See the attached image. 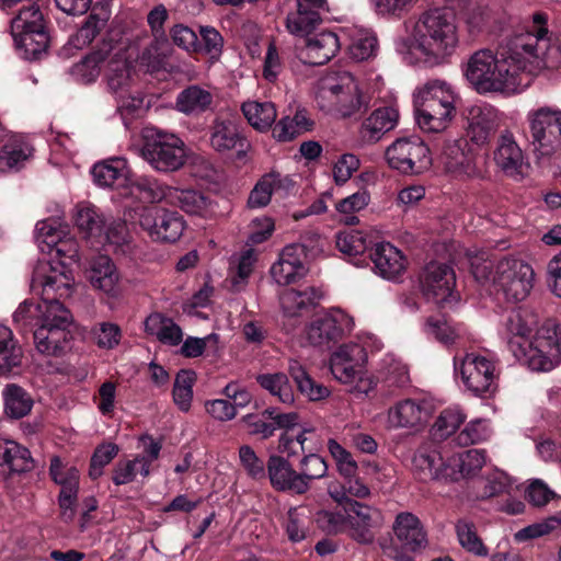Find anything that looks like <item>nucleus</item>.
I'll list each match as a JSON object with an SVG mask.
<instances>
[{
  "instance_id": "obj_25",
  "label": "nucleus",
  "mask_w": 561,
  "mask_h": 561,
  "mask_svg": "<svg viewBox=\"0 0 561 561\" xmlns=\"http://www.w3.org/2000/svg\"><path fill=\"white\" fill-rule=\"evenodd\" d=\"M430 417V411L424 402L412 399L399 401L388 410L387 424L389 428H420Z\"/></svg>"
},
{
  "instance_id": "obj_6",
  "label": "nucleus",
  "mask_w": 561,
  "mask_h": 561,
  "mask_svg": "<svg viewBox=\"0 0 561 561\" xmlns=\"http://www.w3.org/2000/svg\"><path fill=\"white\" fill-rule=\"evenodd\" d=\"M320 110L348 117L364 104L358 83L348 71H332L319 83L316 95Z\"/></svg>"
},
{
  "instance_id": "obj_56",
  "label": "nucleus",
  "mask_w": 561,
  "mask_h": 561,
  "mask_svg": "<svg viewBox=\"0 0 561 561\" xmlns=\"http://www.w3.org/2000/svg\"><path fill=\"white\" fill-rule=\"evenodd\" d=\"M75 221L79 230L82 231L87 238L102 237L103 220L93 206L78 205Z\"/></svg>"
},
{
  "instance_id": "obj_33",
  "label": "nucleus",
  "mask_w": 561,
  "mask_h": 561,
  "mask_svg": "<svg viewBox=\"0 0 561 561\" xmlns=\"http://www.w3.org/2000/svg\"><path fill=\"white\" fill-rule=\"evenodd\" d=\"M61 231L58 229L55 221L50 219L41 220L35 226V239L42 251H45L43 245L47 247V250H53L59 256H67L69 259H79L77 244L75 242L61 241Z\"/></svg>"
},
{
  "instance_id": "obj_48",
  "label": "nucleus",
  "mask_w": 561,
  "mask_h": 561,
  "mask_svg": "<svg viewBox=\"0 0 561 561\" xmlns=\"http://www.w3.org/2000/svg\"><path fill=\"white\" fill-rule=\"evenodd\" d=\"M4 413L11 419H21L27 415L33 407V399L22 387L10 383L2 392Z\"/></svg>"
},
{
  "instance_id": "obj_11",
  "label": "nucleus",
  "mask_w": 561,
  "mask_h": 561,
  "mask_svg": "<svg viewBox=\"0 0 561 561\" xmlns=\"http://www.w3.org/2000/svg\"><path fill=\"white\" fill-rule=\"evenodd\" d=\"M304 242L286 245L271 270L272 278L280 286H286L302 278L308 268L306 259L314 256L320 250V237L316 233L302 237Z\"/></svg>"
},
{
  "instance_id": "obj_23",
  "label": "nucleus",
  "mask_w": 561,
  "mask_h": 561,
  "mask_svg": "<svg viewBox=\"0 0 561 561\" xmlns=\"http://www.w3.org/2000/svg\"><path fill=\"white\" fill-rule=\"evenodd\" d=\"M465 140H447L439 159L446 172L455 178L469 179L478 174L472 156L466 151Z\"/></svg>"
},
{
  "instance_id": "obj_3",
  "label": "nucleus",
  "mask_w": 561,
  "mask_h": 561,
  "mask_svg": "<svg viewBox=\"0 0 561 561\" xmlns=\"http://www.w3.org/2000/svg\"><path fill=\"white\" fill-rule=\"evenodd\" d=\"M458 43L455 14L448 9L435 8L420 14L409 43H400L398 50L423 58L426 62L438 64L454 54Z\"/></svg>"
},
{
  "instance_id": "obj_43",
  "label": "nucleus",
  "mask_w": 561,
  "mask_h": 561,
  "mask_svg": "<svg viewBox=\"0 0 561 561\" xmlns=\"http://www.w3.org/2000/svg\"><path fill=\"white\" fill-rule=\"evenodd\" d=\"M485 462L486 456L483 449H469L454 455L449 458V466L455 477H449V481H458L461 478L477 474Z\"/></svg>"
},
{
  "instance_id": "obj_44",
  "label": "nucleus",
  "mask_w": 561,
  "mask_h": 561,
  "mask_svg": "<svg viewBox=\"0 0 561 561\" xmlns=\"http://www.w3.org/2000/svg\"><path fill=\"white\" fill-rule=\"evenodd\" d=\"M170 201L191 215L208 216L213 213L210 199L194 190H178L172 187Z\"/></svg>"
},
{
  "instance_id": "obj_1",
  "label": "nucleus",
  "mask_w": 561,
  "mask_h": 561,
  "mask_svg": "<svg viewBox=\"0 0 561 561\" xmlns=\"http://www.w3.org/2000/svg\"><path fill=\"white\" fill-rule=\"evenodd\" d=\"M542 13L533 15V25L516 35L507 50L497 55L481 48L469 56L463 76L479 94L514 95L527 89L541 71L559 64V50L551 47Z\"/></svg>"
},
{
  "instance_id": "obj_61",
  "label": "nucleus",
  "mask_w": 561,
  "mask_h": 561,
  "mask_svg": "<svg viewBox=\"0 0 561 561\" xmlns=\"http://www.w3.org/2000/svg\"><path fill=\"white\" fill-rule=\"evenodd\" d=\"M319 529L329 535H337L347 529V513L339 510H321L314 515Z\"/></svg>"
},
{
  "instance_id": "obj_46",
  "label": "nucleus",
  "mask_w": 561,
  "mask_h": 561,
  "mask_svg": "<svg viewBox=\"0 0 561 561\" xmlns=\"http://www.w3.org/2000/svg\"><path fill=\"white\" fill-rule=\"evenodd\" d=\"M327 472L328 465L325 460L316 451L304 455L297 467L301 493H307L311 488V483L314 480L324 478Z\"/></svg>"
},
{
  "instance_id": "obj_20",
  "label": "nucleus",
  "mask_w": 561,
  "mask_h": 561,
  "mask_svg": "<svg viewBox=\"0 0 561 561\" xmlns=\"http://www.w3.org/2000/svg\"><path fill=\"white\" fill-rule=\"evenodd\" d=\"M413 471L421 481H449V477H455L450 470L449 458L444 459L440 451L436 448L420 447L412 460Z\"/></svg>"
},
{
  "instance_id": "obj_5",
  "label": "nucleus",
  "mask_w": 561,
  "mask_h": 561,
  "mask_svg": "<svg viewBox=\"0 0 561 561\" xmlns=\"http://www.w3.org/2000/svg\"><path fill=\"white\" fill-rule=\"evenodd\" d=\"M457 93L443 80H430L413 93L416 121L427 133L444 131L456 114Z\"/></svg>"
},
{
  "instance_id": "obj_40",
  "label": "nucleus",
  "mask_w": 561,
  "mask_h": 561,
  "mask_svg": "<svg viewBox=\"0 0 561 561\" xmlns=\"http://www.w3.org/2000/svg\"><path fill=\"white\" fill-rule=\"evenodd\" d=\"M241 134L233 121L216 117L210 127V146L218 152L242 147Z\"/></svg>"
},
{
  "instance_id": "obj_51",
  "label": "nucleus",
  "mask_w": 561,
  "mask_h": 561,
  "mask_svg": "<svg viewBox=\"0 0 561 561\" xmlns=\"http://www.w3.org/2000/svg\"><path fill=\"white\" fill-rule=\"evenodd\" d=\"M31 153V147L22 139H9L0 150V171L9 172L20 169Z\"/></svg>"
},
{
  "instance_id": "obj_14",
  "label": "nucleus",
  "mask_w": 561,
  "mask_h": 561,
  "mask_svg": "<svg viewBox=\"0 0 561 561\" xmlns=\"http://www.w3.org/2000/svg\"><path fill=\"white\" fill-rule=\"evenodd\" d=\"M385 156L389 167L402 174L417 175L432 165L428 147L415 136L397 139Z\"/></svg>"
},
{
  "instance_id": "obj_58",
  "label": "nucleus",
  "mask_w": 561,
  "mask_h": 561,
  "mask_svg": "<svg viewBox=\"0 0 561 561\" xmlns=\"http://www.w3.org/2000/svg\"><path fill=\"white\" fill-rule=\"evenodd\" d=\"M378 49V41L376 35L367 30L358 31L348 46L350 56L357 60H367L375 56Z\"/></svg>"
},
{
  "instance_id": "obj_2",
  "label": "nucleus",
  "mask_w": 561,
  "mask_h": 561,
  "mask_svg": "<svg viewBox=\"0 0 561 561\" xmlns=\"http://www.w3.org/2000/svg\"><path fill=\"white\" fill-rule=\"evenodd\" d=\"M72 285L69 274L47 263L39 264L34 271L32 288L41 295V301H24L13 313L18 330H33L34 345L44 355H60L71 339L72 314L59 299L71 295Z\"/></svg>"
},
{
  "instance_id": "obj_28",
  "label": "nucleus",
  "mask_w": 561,
  "mask_h": 561,
  "mask_svg": "<svg viewBox=\"0 0 561 561\" xmlns=\"http://www.w3.org/2000/svg\"><path fill=\"white\" fill-rule=\"evenodd\" d=\"M266 474L274 490L301 495L297 469L280 455H271L266 462Z\"/></svg>"
},
{
  "instance_id": "obj_8",
  "label": "nucleus",
  "mask_w": 561,
  "mask_h": 561,
  "mask_svg": "<svg viewBox=\"0 0 561 561\" xmlns=\"http://www.w3.org/2000/svg\"><path fill=\"white\" fill-rule=\"evenodd\" d=\"M141 157L158 172H174L186 161L185 145L176 135L157 128L142 134Z\"/></svg>"
},
{
  "instance_id": "obj_50",
  "label": "nucleus",
  "mask_w": 561,
  "mask_h": 561,
  "mask_svg": "<svg viewBox=\"0 0 561 561\" xmlns=\"http://www.w3.org/2000/svg\"><path fill=\"white\" fill-rule=\"evenodd\" d=\"M0 461L13 472H25L33 468L30 450L13 440L0 443Z\"/></svg>"
},
{
  "instance_id": "obj_36",
  "label": "nucleus",
  "mask_w": 561,
  "mask_h": 561,
  "mask_svg": "<svg viewBox=\"0 0 561 561\" xmlns=\"http://www.w3.org/2000/svg\"><path fill=\"white\" fill-rule=\"evenodd\" d=\"M314 127V121L310 113L301 106H298L294 114L285 115L273 128V137L278 141H290L305 133L311 131Z\"/></svg>"
},
{
  "instance_id": "obj_59",
  "label": "nucleus",
  "mask_w": 561,
  "mask_h": 561,
  "mask_svg": "<svg viewBox=\"0 0 561 561\" xmlns=\"http://www.w3.org/2000/svg\"><path fill=\"white\" fill-rule=\"evenodd\" d=\"M172 187L159 184L157 181L142 178L131 184V193L144 202L157 203L162 199H170Z\"/></svg>"
},
{
  "instance_id": "obj_31",
  "label": "nucleus",
  "mask_w": 561,
  "mask_h": 561,
  "mask_svg": "<svg viewBox=\"0 0 561 561\" xmlns=\"http://www.w3.org/2000/svg\"><path fill=\"white\" fill-rule=\"evenodd\" d=\"M399 121V112L393 106H385L375 110L360 126V138L364 142L375 144L385 134L392 130Z\"/></svg>"
},
{
  "instance_id": "obj_21",
  "label": "nucleus",
  "mask_w": 561,
  "mask_h": 561,
  "mask_svg": "<svg viewBox=\"0 0 561 561\" xmlns=\"http://www.w3.org/2000/svg\"><path fill=\"white\" fill-rule=\"evenodd\" d=\"M296 1L297 10L287 15L286 27L293 35L306 36L321 23V13L328 10L327 0Z\"/></svg>"
},
{
  "instance_id": "obj_62",
  "label": "nucleus",
  "mask_w": 561,
  "mask_h": 561,
  "mask_svg": "<svg viewBox=\"0 0 561 561\" xmlns=\"http://www.w3.org/2000/svg\"><path fill=\"white\" fill-rule=\"evenodd\" d=\"M202 42H198V51L208 56L211 62L220 59L224 49V37L213 26H199Z\"/></svg>"
},
{
  "instance_id": "obj_57",
  "label": "nucleus",
  "mask_w": 561,
  "mask_h": 561,
  "mask_svg": "<svg viewBox=\"0 0 561 561\" xmlns=\"http://www.w3.org/2000/svg\"><path fill=\"white\" fill-rule=\"evenodd\" d=\"M466 414L459 408H447L437 416L433 425V435L445 439L454 434L465 422Z\"/></svg>"
},
{
  "instance_id": "obj_22",
  "label": "nucleus",
  "mask_w": 561,
  "mask_h": 561,
  "mask_svg": "<svg viewBox=\"0 0 561 561\" xmlns=\"http://www.w3.org/2000/svg\"><path fill=\"white\" fill-rule=\"evenodd\" d=\"M467 135L479 146L489 141L499 126V111L486 103L474 104L468 108Z\"/></svg>"
},
{
  "instance_id": "obj_34",
  "label": "nucleus",
  "mask_w": 561,
  "mask_h": 561,
  "mask_svg": "<svg viewBox=\"0 0 561 561\" xmlns=\"http://www.w3.org/2000/svg\"><path fill=\"white\" fill-rule=\"evenodd\" d=\"M506 331L508 333V346L514 351V343L522 344L531 339L533 333L538 330L537 314L527 308L513 309L506 319Z\"/></svg>"
},
{
  "instance_id": "obj_15",
  "label": "nucleus",
  "mask_w": 561,
  "mask_h": 561,
  "mask_svg": "<svg viewBox=\"0 0 561 561\" xmlns=\"http://www.w3.org/2000/svg\"><path fill=\"white\" fill-rule=\"evenodd\" d=\"M353 329V318L340 309H333L310 322L306 329V339L313 346L329 348Z\"/></svg>"
},
{
  "instance_id": "obj_47",
  "label": "nucleus",
  "mask_w": 561,
  "mask_h": 561,
  "mask_svg": "<svg viewBox=\"0 0 561 561\" xmlns=\"http://www.w3.org/2000/svg\"><path fill=\"white\" fill-rule=\"evenodd\" d=\"M242 112L249 124L257 130L270 129L277 116L275 104L270 101L244 102Z\"/></svg>"
},
{
  "instance_id": "obj_13",
  "label": "nucleus",
  "mask_w": 561,
  "mask_h": 561,
  "mask_svg": "<svg viewBox=\"0 0 561 561\" xmlns=\"http://www.w3.org/2000/svg\"><path fill=\"white\" fill-rule=\"evenodd\" d=\"M419 282L423 296L439 307H451L459 300L455 271L446 263H427L420 273Z\"/></svg>"
},
{
  "instance_id": "obj_41",
  "label": "nucleus",
  "mask_w": 561,
  "mask_h": 561,
  "mask_svg": "<svg viewBox=\"0 0 561 561\" xmlns=\"http://www.w3.org/2000/svg\"><path fill=\"white\" fill-rule=\"evenodd\" d=\"M145 330L148 334L156 336L161 343L171 346L179 345L183 339L182 329L171 318L159 312L147 317Z\"/></svg>"
},
{
  "instance_id": "obj_63",
  "label": "nucleus",
  "mask_w": 561,
  "mask_h": 561,
  "mask_svg": "<svg viewBox=\"0 0 561 561\" xmlns=\"http://www.w3.org/2000/svg\"><path fill=\"white\" fill-rule=\"evenodd\" d=\"M49 473L51 479L60 485V491L79 490V472L75 467L65 466L58 457L50 460Z\"/></svg>"
},
{
  "instance_id": "obj_29",
  "label": "nucleus",
  "mask_w": 561,
  "mask_h": 561,
  "mask_svg": "<svg viewBox=\"0 0 561 561\" xmlns=\"http://www.w3.org/2000/svg\"><path fill=\"white\" fill-rule=\"evenodd\" d=\"M91 285L104 293L110 298H119L122 287L119 275L112 260L106 255L98 256L93 260L89 272Z\"/></svg>"
},
{
  "instance_id": "obj_19",
  "label": "nucleus",
  "mask_w": 561,
  "mask_h": 561,
  "mask_svg": "<svg viewBox=\"0 0 561 561\" xmlns=\"http://www.w3.org/2000/svg\"><path fill=\"white\" fill-rule=\"evenodd\" d=\"M496 167L510 178H520L526 165L525 156L511 130H503L493 152Z\"/></svg>"
},
{
  "instance_id": "obj_9",
  "label": "nucleus",
  "mask_w": 561,
  "mask_h": 561,
  "mask_svg": "<svg viewBox=\"0 0 561 561\" xmlns=\"http://www.w3.org/2000/svg\"><path fill=\"white\" fill-rule=\"evenodd\" d=\"M526 121L534 150L540 158L561 154V110L540 106L527 113Z\"/></svg>"
},
{
  "instance_id": "obj_7",
  "label": "nucleus",
  "mask_w": 561,
  "mask_h": 561,
  "mask_svg": "<svg viewBox=\"0 0 561 561\" xmlns=\"http://www.w3.org/2000/svg\"><path fill=\"white\" fill-rule=\"evenodd\" d=\"M11 34L26 59L38 58L49 44L46 21L35 3L19 9L18 15L11 20Z\"/></svg>"
},
{
  "instance_id": "obj_52",
  "label": "nucleus",
  "mask_w": 561,
  "mask_h": 561,
  "mask_svg": "<svg viewBox=\"0 0 561 561\" xmlns=\"http://www.w3.org/2000/svg\"><path fill=\"white\" fill-rule=\"evenodd\" d=\"M379 374L387 387L403 388L410 383L407 365L391 355L382 358Z\"/></svg>"
},
{
  "instance_id": "obj_49",
  "label": "nucleus",
  "mask_w": 561,
  "mask_h": 561,
  "mask_svg": "<svg viewBox=\"0 0 561 561\" xmlns=\"http://www.w3.org/2000/svg\"><path fill=\"white\" fill-rule=\"evenodd\" d=\"M256 382L271 396L285 404H291L295 401L294 389L285 373H266L256 376Z\"/></svg>"
},
{
  "instance_id": "obj_24",
  "label": "nucleus",
  "mask_w": 561,
  "mask_h": 561,
  "mask_svg": "<svg viewBox=\"0 0 561 561\" xmlns=\"http://www.w3.org/2000/svg\"><path fill=\"white\" fill-rule=\"evenodd\" d=\"M392 529L398 541L408 551L417 552L428 546L427 533L420 518L412 513H399Z\"/></svg>"
},
{
  "instance_id": "obj_35",
  "label": "nucleus",
  "mask_w": 561,
  "mask_h": 561,
  "mask_svg": "<svg viewBox=\"0 0 561 561\" xmlns=\"http://www.w3.org/2000/svg\"><path fill=\"white\" fill-rule=\"evenodd\" d=\"M114 49L112 42L103 41L96 49L71 67L70 75L81 83L93 82L100 76L101 65Z\"/></svg>"
},
{
  "instance_id": "obj_39",
  "label": "nucleus",
  "mask_w": 561,
  "mask_h": 561,
  "mask_svg": "<svg viewBox=\"0 0 561 561\" xmlns=\"http://www.w3.org/2000/svg\"><path fill=\"white\" fill-rule=\"evenodd\" d=\"M91 173L99 186L118 187L125 184L129 171L125 159L113 158L94 164Z\"/></svg>"
},
{
  "instance_id": "obj_27",
  "label": "nucleus",
  "mask_w": 561,
  "mask_h": 561,
  "mask_svg": "<svg viewBox=\"0 0 561 561\" xmlns=\"http://www.w3.org/2000/svg\"><path fill=\"white\" fill-rule=\"evenodd\" d=\"M294 186L295 183L289 176L270 172L257 181L249 195L248 205L251 208L264 207L271 202L273 194L284 197L290 193Z\"/></svg>"
},
{
  "instance_id": "obj_32",
  "label": "nucleus",
  "mask_w": 561,
  "mask_h": 561,
  "mask_svg": "<svg viewBox=\"0 0 561 561\" xmlns=\"http://www.w3.org/2000/svg\"><path fill=\"white\" fill-rule=\"evenodd\" d=\"M214 104L213 91L199 84H191L176 96L175 108L187 116H199L210 111Z\"/></svg>"
},
{
  "instance_id": "obj_4",
  "label": "nucleus",
  "mask_w": 561,
  "mask_h": 561,
  "mask_svg": "<svg viewBox=\"0 0 561 561\" xmlns=\"http://www.w3.org/2000/svg\"><path fill=\"white\" fill-rule=\"evenodd\" d=\"M471 271L478 282L493 285L510 302L526 299L535 283L533 266L517 257H504L496 265L489 260L476 257L471 262Z\"/></svg>"
},
{
  "instance_id": "obj_38",
  "label": "nucleus",
  "mask_w": 561,
  "mask_h": 561,
  "mask_svg": "<svg viewBox=\"0 0 561 561\" xmlns=\"http://www.w3.org/2000/svg\"><path fill=\"white\" fill-rule=\"evenodd\" d=\"M107 70V83L110 89L124 99L128 94L131 80V65L127 61L125 53L118 48L111 54Z\"/></svg>"
},
{
  "instance_id": "obj_53",
  "label": "nucleus",
  "mask_w": 561,
  "mask_h": 561,
  "mask_svg": "<svg viewBox=\"0 0 561 561\" xmlns=\"http://www.w3.org/2000/svg\"><path fill=\"white\" fill-rule=\"evenodd\" d=\"M22 350L16 345L10 328L0 324V369L10 371L21 364Z\"/></svg>"
},
{
  "instance_id": "obj_45",
  "label": "nucleus",
  "mask_w": 561,
  "mask_h": 561,
  "mask_svg": "<svg viewBox=\"0 0 561 561\" xmlns=\"http://www.w3.org/2000/svg\"><path fill=\"white\" fill-rule=\"evenodd\" d=\"M320 299V294L312 287L304 290H285L279 300L284 313L288 317H296L304 310L313 307Z\"/></svg>"
},
{
  "instance_id": "obj_16",
  "label": "nucleus",
  "mask_w": 561,
  "mask_h": 561,
  "mask_svg": "<svg viewBox=\"0 0 561 561\" xmlns=\"http://www.w3.org/2000/svg\"><path fill=\"white\" fill-rule=\"evenodd\" d=\"M138 224L157 242L178 241L185 228L181 215L158 207H144L138 214Z\"/></svg>"
},
{
  "instance_id": "obj_55",
  "label": "nucleus",
  "mask_w": 561,
  "mask_h": 561,
  "mask_svg": "<svg viewBox=\"0 0 561 561\" xmlns=\"http://www.w3.org/2000/svg\"><path fill=\"white\" fill-rule=\"evenodd\" d=\"M492 436L490 422L485 419H474L468 422L456 436L459 446H469L483 443Z\"/></svg>"
},
{
  "instance_id": "obj_30",
  "label": "nucleus",
  "mask_w": 561,
  "mask_h": 561,
  "mask_svg": "<svg viewBox=\"0 0 561 561\" xmlns=\"http://www.w3.org/2000/svg\"><path fill=\"white\" fill-rule=\"evenodd\" d=\"M370 257L376 272L386 279L398 278L407 268L405 256L389 242L376 244Z\"/></svg>"
},
{
  "instance_id": "obj_10",
  "label": "nucleus",
  "mask_w": 561,
  "mask_h": 561,
  "mask_svg": "<svg viewBox=\"0 0 561 561\" xmlns=\"http://www.w3.org/2000/svg\"><path fill=\"white\" fill-rule=\"evenodd\" d=\"M518 362L534 371H549L560 362V342L554 331L541 328L531 339L514 343L512 352Z\"/></svg>"
},
{
  "instance_id": "obj_64",
  "label": "nucleus",
  "mask_w": 561,
  "mask_h": 561,
  "mask_svg": "<svg viewBox=\"0 0 561 561\" xmlns=\"http://www.w3.org/2000/svg\"><path fill=\"white\" fill-rule=\"evenodd\" d=\"M561 528V511L557 514L549 516L540 522L534 523L527 527L522 528L515 535L519 541L539 538L551 534L552 531Z\"/></svg>"
},
{
  "instance_id": "obj_26",
  "label": "nucleus",
  "mask_w": 561,
  "mask_h": 561,
  "mask_svg": "<svg viewBox=\"0 0 561 561\" xmlns=\"http://www.w3.org/2000/svg\"><path fill=\"white\" fill-rule=\"evenodd\" d=\"M110 18L111 9L108 2H96L82 25L69 37L67 45L76 49L89 46L106 27Z\"/></svg>"
},
{
  "instance_id": "obj_54",
  "label": "nucleus",
  "mask_w": 561,
  "mask_h": 561,
  "mask_svg": "<svg viewBox=\"0 0 561 561\" xmlns=\"http://www.w3.org/2000/svg\"><path fill=\"white\" fill-rule=\"evenodd\" d=\"M138 472L144 477L149 476V460L147 457L118 461L113 470V481L116 485L127 484L135 479Z\"/></svg>"
},
{
  "instance_id": "obj_37",
  "label": "nucleus",
  "mask_w": 561,
  "mask_h": 561,
  "mask_svg": "<svg viewBox=\"0 0 561 561\" xmlns=\"http://www.w3.org/2000/svg\"><path fill=\"white\" fill-rule=\"evenodd\" d=\"M341 43L333 32H321L308 39L304 54L306 62L310 65H323L331 60L340 50Z\"/></svg>"
},
{
  "instance_id": "obj_60",
  "label": "nucleus",
  "mask_w": 561,
  "mask_h": 561,
  "mask_svg": "<svg viewBox=\"0 0 561 561\" xmlns=\"http://www.w3.org/2000/svg\"><path fill=\"white\" fill-rule=\"evenodd\" d=\"M194 382V371L181 370L178 373L173 387V400L179 409L183 412H187L191 408Z\"/></svg>"
},
{
  "instance_id": "obj_42",
  "label": "nucleus",
  "mask_w": 561,
  "mask_h": 561,
  "mask_svg": "<svg viewBox=\"0 0 561 561\" xmlns=\"http://www.w3.org/2000/svg\"><path fill=\"white\" fill-rule=\"evenodd\" d=\"M288 374L297 385L300 393L310 401L323 400L331 393L328 387L311 378L306 368L296 359L289 360Z\"/></svg>"
},
{
  "instance_id": "obj_17",
  "label": "nucleus",
  "mask_w": 561,
  "mask_h": 561,
  "mask_svg": "<svg viewBox=\"0 0 561 561\" xmlns=\"http://www.w3.org/2000/svg\"><path fill=\"white\" fill-rule=\"evenodd\" d=\"M365 348L358 344L341 345L330 357V370L333 377L344 385H353L366 362Z\"/></svg>"
},
{
  "instance_id": "obj_18",
  "label": "nucleus",
  "mask_w": 561,
  "mask_h": 561,
  "mask_svg": "<svg viewBox=\"0 0 561 561\" xmlns=\"http://www.w3.org/2000/svg\"><path fill=\"white\" fill-rule=\"evenodd\" d=\"M346 513L348 535L359 543L373 542V529L381 524L380 511L356 501L350 503Z\"/></svg>"
},
{
  "instance_id": "obj_12",
  "label": "nucleus",
  "mask_w": 561,
  "mask_h": 561,
  "mask_svg": "<svg viewBox=\"0 0 561 561\" xmlns=\"http://www.w3.org/2000/svg\"><path fill=\"white\" fill-rule=\"evenodd\" d=\"M454 363L465 387L474 396L491 397L496 392L500 370L494 359L468 353L460 359L455 357Z\"/></svg>"
}]
</instances>
